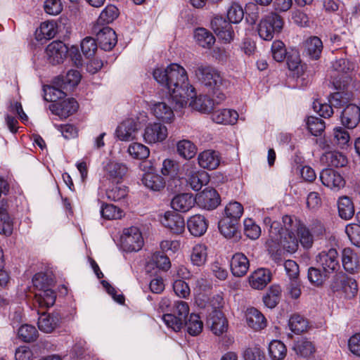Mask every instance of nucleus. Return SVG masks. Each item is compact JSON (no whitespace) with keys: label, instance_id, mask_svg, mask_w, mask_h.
I'll list each match as a JSON object with an SVG mask.
<instances>
[{"label":"nucleus","instance_id":"obj_3","mask_svg":"<svg viewBox=\"0 0 360 360\" xmlns=\"http://www.w3.org/2000/svg\"><path fill=\"white\" fill-rule=\"evenodd\" d=\"M244 17L243 8L237 4H232L227 11V22L220 16L214 17L211 21V27L215 34L222 40L229 42L233 39V32L231 23H238Z\"/></svg>","mask_w":360,"mask_h":360},{"label":"nucleus","instance_id":"obj_14","mask_svg":"<svg viewBox=\"0 0 360 360\" xmlns=\"http://www.w3.org/2000/svg\"><path fill=\"white\" fill-rule=\"evenodd\" d=\"M195 203L201 208L212 210L220 204V197L217 191L212 188H207L197 194Z\"/></svg>","mask_w":360,"mask_h":360},{"label":"nucleus","instance_id":"obj_31","mask_svg":"<svg viewBox=\"0 0 360 360\" xmlns=\"http://www.w3.org/2000/svg\"><path fill=\"white\" fill-rule=\"evenodd\" d=\"M245 316L248 325L254 330H259L266 326L265 317L255 308L248 309Z\"/></svg>","mask_w":360,"mask_h":360},{"label":"nucleus","instance_id":"obj_44","mask_svg":"<svg viewBox=\"0 0 360 360\" xmlns=\"http://www.w3.org/2000/svg\"><path fill=\"white\" fill-rule=\"evenodd\" d=\"M155 266L160 270L167 271L171 266L170 260L166 255L160 252L155 253L146 266L147 271H150Z\"/></svg>","mask_w":360,"mask_h":360},{"label":"nucleus","instance_id":"obj_36","mask_svg":"<svg viewBox=\"0 0 360 360\" xmlns=\"http://www.w3.org/2000/svg\"><path fill=\"white\" fill-rule=\"evenodd\" d=\"M56 293L51 288L35 292L34 300L39 307H50L53 306L56 301Z\"/></svg>","mask_w":360,"mask_h":360},{"label":"nucleus","instance_id":"obj_57","mask_svg":"<svg viewBox=\"0 0 360 360\" xmlns=\"http://www.w3.org/2000/svg\"><path fill=\"white\" fill-rule=\"evenodd\" d=\"M243 213V205L236 201L229 202L225 207V218L238 221Z\"/></svg>","mask_w":360,"mask_h":360},{"label":"nucleus","instance_id":"obj_64","mask_svg":"<svg viewBox=\"0 0 360 360\" xmlns=\"http://www.w3.org/2000/svg\"><path fill=\"white\" fill-rule=\"evenodd\" d=\"M345 232L352 243L360 247V225L351 224L346 226Z\"/></svg>","mask_w":360,"mask_h":360},{"label":"nucleus","instance_id":"obj_32","mask_svg":"<svg viewBox=\"0 0 360 360\" xmlns=\"http://www.w3.org/2000/svg\"><path fill=\"white\" fill-rule=\"evenodd\" d=\"M208 248L202 243L195 245L190 255L191 263L196 266H202L207 262L208 257Z\"/></svg>","mask_w":360,"mask_h":360},{"label":"nucleus","instance_id":"obj_45","mask_svg":"<svg viewBox=\"0 0 360 360\" xmlns=\"http://www.w3.org/2000/svg\"><path fill=\"white\" fill-rule=\"evenodd\" d=\"M58 82V79L56 78L53 86H48L44 88V98L46 101L53 103H57V99H60L65 96V93L63 91L65 89L59 86Z\"/></svg>","mask_w":360,"mask_h":360},{"label":"nucleus","instance_id":"obj_13","mask_svg":"<svg viewBox=\"0 0 360 360\" xmlns=\"http://www.w3.org/2000/svg\"><path fill=\"white\" fill-rule=\"evenodd\" d=\"M168 136L166 126L160 122L148 124L144 130V141L149 144L162 142Z\"/></svg>","mask_w":360,"mask_h":360},{"label":"nucleus","instance_id":"obj_9","mask_svg":"<svg viewBox=\"0 0 360 360\" xmlns=\"http://www.w3.org/2000/svg\"><path fill=\"white\" fill-rule=\"evenodd\" d=\"M316 262L318 266L329 275L336 273L340 268L339 255L335 248L319 252L316 257Z\"/></svg>","mask_w":360,"mask_h":360},{"label":"nucleus","instance_id":"obj_59","mask_svg":"<svg viewBox=\"0 0 360 360\" xmlns=\"http://www.w3.org/2000/svg\"><path fill=\"white\" fill-rule=\"evenodd\" d=\"M127 195V187L122 185H115L106 191L107 198L111 200L118 201Z\"/></svg>","mask_w":360,"mask_h":360},{"label":"nucleus","instance_id":"obj_15","mask_svg":"<svg viewBox=\"0 0 360 360\" xmlns=\"http://www.w3.org/2000/svg\"><path fill=\"white\" fill-rule=\"evenodd\" d=\"M78 108V103L74 98H68L50 105L49 109L60 119H65L74 113Z\"/></svg>","mask_w":360,"mask_h":360},{"label":"nucleus","instance_id":"obj_27","mask_svg":"<svg viewBox=\"0 0 360 360\" xmlns=\"http://www.w3.org/2000/svg\"><path fill=\"white\" fill-rule=\"evenodd\" d=\"M60 320V318L56 314L42 313L38 319V328L44 333H51L59 326Z\"/></svg>","mask_w":360,"mask_h":360},{"label":"nucleus","instance_id":"obj_26","mask_svg":"<svg viewBox=\"0 0 360 360\" xmlns=\"http://www.w3.org/2000/svg\"><path fill=\"white\" fill-rule=\"evenodd\" d=\"M198 160L201 167L207 169H214L219 165L220 157L218 152L207 150L198 155Z\"/></svg>","mask_w":360,"mask_h":360},{"label":"nucleus","instance_id":"obj_33","mask_svg":"<svg viewBox=\"0 0 360 360\" xmlns=\"http://www.w3.org/2000/svg\"><path fill=\"white\" fill-rule=\"evenodd\" d=\"M212 331L217 335H220L227 328V321L221 311H214L208 319Z\"/></svg>","mask_w":360,"mask_h":360},{"label":"nucleus","instance_id":"obj_1","mask_svg":"<svg viewBox=\"0 0 360 360\" xmlns=\"http://www.w3.org/2000/svg\"><path fill=\"white\" fill-rule=\"evenodd\" d=\"M153 76L167 91L176 108H183L188 105L202 112H209L213 109L214 101L209 96H196L195 89L189 82L186 70L181 65L172 63L165 68H155Z\"/></svg>","mask_w":360,"mask_h":360},{"label":"nucleus","instance_id":"obj_24","mask_svg":"<svg viewBox=\"0 0 360 360\" xmlns=\"http://www.w3.org/2000/svg\"><path fill=\"white\" fill-rule=\"evenodd\" d=\"M208 223L206 218L201 214H195L187 221V227L194 236H201L207 231Z\"/></svg>","mask_w":360,"mask_h":360},{"label":"nucleus","instance_id":"obj_7","mask_svg":"<svg viewBox=\"0 0 360 360\" xmlns=\"http://www.w3.org/2000/svg\"><path fill=\"white\" fill-rule=\"evenodd\" d=\"M189 312L188 304L184 301H176L174 303L173 313L162 316V320L174 331H179L184 326Z\"/></svg>","mask_w":360,"mask_h":360},{"label":"nucleus","instance_id":"obj_42","mask_svg":"<svg viewBox=\"0 0 360 360\" xmlns=\"http://www.w3.org/2000/svg\"><path fill=\"white\" fill-rule=\"evenodd\" d=\"M219 229L225 238H231L235 236L237 237L238 226L236 221L229 218H224L219 222Z\"/></svg>","mask_w":360,"mask_h":360},{"label":"nucleus","instance_id":"obj_29","mask_svg":"<svg viewBox=\"0 0 360 360\" xmlns=\"http://www.w3.org/2000/svg\"><path fill=\"white\" fill-rule=\"evenodd\" d=\"M271 281V274L266 269H258L249 277V283L254 289L264 288Z\"/></svg>","mask_w":360,"mask_h":360},{"label":"nucleus","instance_id":"obj_6","mask_svg":"<svg viewBox=\"0 0 360 360\" xmlns=\"http://www.w3.org/2000/svg\"><path fill=\"white\" fill-rule=\"evenodd\" d=\"M283 26L282 18L275 13H271L261 20L257 28L258 34L262 39L270 41L281 31Z\"/></svg>","mask_w":360,"mask_h":360},{"label":"nucleus","instance_id":"obj_20","mask_svg":"<svg viewBox=\"0 0 360 360\" xmlns=\"http://www.w3.org/2000/svg\"><path fill=\"white\" fill-rule=\"evenodd\" d=\"M360 122V108L354 104L347 105L341 114V122L348 129L355 128Z\"/></svg>","mask_w":360,"mask_h":360},{"label":"nucleus","instance_id":"obj_49","mask_svg":"<svg viewBox=\"0 0 360 360\" xmlns=\"http://www.w3.org/2000/svg\"><path fill=\"white\" fill-rule=\"evenodd\" d=\"M119 15V11L116 6L108 5L101 13L96 25H105L113 22Z\"/></svg>","mask_w":360,"mask_h":360},{"label":"nucleus","instance_id":"obj_17","mask_svg":"<svg viewBox=\"0 0 360 360\" xmlns=\"http://www.w3.org/2000/svg\"><path fill=\"white\" fill-rule=\"evenodd\" d=\"M116 136L122 141H131L138 134V124L131 119L123 121L117 128Z\"/></svg>","mask_w":360,"mask_h":360},{"label":"nucleus","instance_id":"obj_61","mask_svg":"<svg viewBox=\"0 0 360 360\" xmlns=\"http://www.w3.org/2000/svg\"><path fill=\"white\" fill-rule=\"evenodd\" d=\"M244 233L249 238L255 240L259 237L261 229L251 219H245L244 220Z\"/></svg>","mask_w":360,"mask_h":360},{"label":"nucleus","instance_id":"obj_16","mask_svg":"<svg viewBox=\"0 0 360 360\" xmlns=\"http://www.w3.org/2000/svg\"><path fill=\"white\" fill-rule=\"evenodd\" d=\"M68 53V47L60 41H54L46 49V54L49 62L53 65L63 62Z\"/></svg>","mask_w":360,"mask_h":360},{"label":"nucleus","instance_id":"obj_43","mask_svg":"<svg viewBox=\"0 0 360 360\" xmlns=\"http://www.w3.org/2000/svg\"><path fill=\"white\" fill-rule=\"evenodd\" d=\"M56 34V27L53 22H44L41 24L39 29L36 30V39L38 41L43 39H50L55 37Z\"/></svg>","mask_w":360,"mask_h":360},{"label":"nucleus","instance_id":"obj_53","mask_svg":"<svg viewBox=\"0 0 360 360\" xmlns=\"http://www.w3.org/2000/svg\"><path fill=\"white\" fill-rule=\"evenodd\" d=\"M186 326L188 333L193 336L198 335L202 330V322L200 320L198 315L191 314L188 321H185L184 324Z\"/></svg>","mask_w":360,"mask_h":360},{"label":"nucleus","instance_id":"obj_39","mask_svg":"<svg viewBox=\"0 0 360 360\" xmlns=\"http://www.w3.org/2000/svg\"><path fill=\"white\" fill-rule=\"evenodd\" d=\"M142 182L146 187L153 191H160L165 186V181L163 178L153 172H148L143 174Z\"/></svg>","mask_w":360,"mask_h":360},{"label":"nucleus","instance_id":"obj_11","mask_svg":"<svg viewBox=\"0 0 360 360\" xmlns=\"http://www.w3.org/2000/svg\"><path fill=\"white\" fill-rule=\"evenodd\" d=\"M333 69L342 77V82L335 81L334 85L336 89H345L355 69V64L347 58H339L332 63ZM341 80V79H340Z\"/></svg>","mask_w":360,"mask_h":360},{"label":"nucleus","instance_id":"obj_40","mask_svg":"<svg viewBox=\"0 0 360 360\" xmlns=\"http://www.w3.org/2000/svg\"><path fill=\"white\" fill-rule=\"evenodd\" d=\"M339 216L345 220L351 219L354 214V207L351 199L347 196H342L338 201Z\"/></svg>","mask_w":360,"mask_h":360},{"label":"nucleus","instance_id":"obj_5","mask_svg":"<svg viewBox=\"0 0 360 360\" xmlns=\"http://www.w3.org/2000/svg\"><path fill=\"white\" fill-rule=\"evenodd\" d=\"M181 178L185 179L186 185L193 191H199L208 181L207 173L197 168L193 162H186L180 170Z\"/></svg>","mask_w":360,"mask_h":360},{"label":"nucleus","instance_id":"obj_23","mask_svg":"<svg viewBox=\"0 0 360 360\" xmlns=\"http://www.w3.org/2000/svg\"><path fill=\"white\" fill-rule=\"evenodd\" d=\"M250 266L247 257L243 253H236L231 260V271L234 276L241 277L246 274Z\"/></svg>","mask_w":360,"mask_h":360},{"label":"nucleus","instance_id":"obj_2","mask_svg":"<svg viewBox=\"0 0 360 360\" xmlns=\"http://www.w3.org/2000/svg\"><path fill=\"white\" fill-rule=\"evenodd\" d=\"M282 223L285 233L281 240V247L290 254L297 251L299 243L303 248H310L314 243V236L322 235L324 231L323 225L319 220L314 221L307 227L299 219L285 215L283 217Z\"/></svg>","mask_w":360,"mask_h":360},{"label":"nucleus","instance_id":"obj_25","mask_svg":"<svg viewBox=\"0 0 360 360\" xmlns=\"http://www.w3.org/2000/svg\"><path fill=\"white\" fill-rule=\"evenodd\" d=\"M153 115L165 123H171L174 120V113L172 108L165 102H157L151 108Z\"/></svg>","mask_w":360,"mask_h":360},{"label":"nucleus","instance_id":"obj_37","mask_svg":"<svg viewBox=\"0 0 360 360\" xmlns=\"http://www.w3.org/2000/svg\"><path fill=\"white\" fill-rule=\"evenodd\" d=\"M321 160L328 166L335 167H345L347 164L346 156L338 151H329L326 153L321 157Z\"/></svg>","mask_w":360,"mask_h":360},{"label":"nucleus","instance_id":"obj_21","mask_svg":"<svg viewBox=\"0 0 360 360\" xmlns=\"http://www.w3.org/2000/svg\"><path fill=\"white\" fill-rule=\"evenodd\" d=\"M103 171L105 177L118 183L126 174L127 167L122 163L110 161L103 167Z\"/></svg>","mask_w":360,"mask_h":360},{"label":"nucleus","instance_id":"obj_51","mask_svg":"<svg viewBox=\"0 0 360 360\" xmlns=\"http://www.w3.org/2000/svg\"><path fill=\"white\" fill-rule=\"evenodd\" d=\"M269 353L273 360H283L287 354L285 345L279 340H272L269 345Z\"/></svg>","mask_w":360,"mask_h":360},{"label":"nucleus","instance_id":"obj_18","mask_svg":"<svg viewBox=\"0 0 360 360\" xmlns=\"http://www.w3.org/2000/svg\"><path fill=\"white\" fill-rule=\"evenodd\" d=\"M320 179L325 186L332 190H340L345 184L341 174L331 169H323L320 174Z\"/></svg>","mask_w":360,"mask_h":360},{"label":"nucleus","instance_id":"obj_60","mask_svg":"<svg viewBox=\"0 0 360 360\" xmlns=\"http://www.w3.org/2000/svg\"><path fill=\"white\" fill-rule=\"evenodd\" d=\"M98 45L96 40L91 37H85L81 42V49L82 53L87 58L93 56L95 54Z\"/></svg>","mask_w":360,"mask_h":360},{"label":"nucleus","instance_id":"obj_22","mask_svg":"<svg viewBox=\"0 0 360 360\" xmlns=\"http://www.w3.org/2000/svg\"><path fill=\"white\" fill-rule=\"evenodd\" d=\"M195 204V198L191 193H181L175 195L171 202L172 207L179 212H186Z\"/></svg>","mask_w":360,"mask_h":360},{"label":"nucleus","instance_id":"obj_38","mask_svg":"<svg viewBox=\"0 0 360 360\" xmlns=\"http://www.w3.org/2000/svg\"><path fill=\"white\" fill-rule=\"evenodd\" d=\"M58 85L63 87L66 91L71 90L73 87L77 86L80 79L81 75L77 70H69L65 76L58 77Z\"/></svg>","mask_w":360,"mask_h":360},{"label":"nucleus","instance_id":"obj_4","mask_svg":"<svg viewBox=\"0 0 360 360\" xmlns=\"http://www.w3.org/2000/svg\"><path fill=\"white\" fill-rule=\"evenodd\" d=\"M193 74L199 82L209 90L226 89L228 86V82L221 72L210 65L198 64L193 70Z\"/></svg>","mask_w":360,"mask_h":360},{"label":"nucleus","instance_id":"obj_52","mask_svg":"<svg viewBox=\"0 0 360 360\" xmlns=\"http://www.w3.org/2000/svg\"><path fill=\"white\" fill-rule=\"evenodd\" d=\"M293 349L297 355L307 357L314 352V347L311 342L306 339H301L295 342Z\"/></svg>","mask_w":360,"mask_h":360},{"label":"nucleus","instance_id":"obj_10","mask_svg":"<svg viewBox=\"0 0 360 360\" xmlns=\"http://www.w3.org/2000/svg\"><path fill=\"white\" fill-rule=\"evenodd\" d=\"M92 33L96 36V39L101 48L105 51H110L117 41L115 32L108 26L94 25Z\"/></svg>","mask_w":360,"mask_h":360},{"label":"nucleus","instance_id":"obj_28","mask_svg":"<svg viewBox=\"0 0 360 360\" xmlns=\"http://www.w3.org/2000/svg\"><path fill=\"white\" fill-rule=\"evenodd\" d=\"M212 120L221 124H234L238 119V114L231 109H220L212 113Z\"/></svg>","mask_w":360,"mask_h":360},{"label":"nucleus","instance_id":"obj_63","mask_svg":"<svg viewBox=\"0 0 360 360\" xmlns=\"http://www.w3.org/2000/svg\"><path fill=\"white\" fill-rule=\"evenodd\" d=\"M271 53L274 59L276 61H283L286 57L287 54L285 44L281 41H274L271 45Z\"/></svg>","mask_w":360,"mask_h":360},{"label":"nucleus","instance_id":"obj_50","mask_svg":"<svg viewBox=\"0 0 360 360\" xmlns=\"http://www.w3.org/2000/svg\"><path fill=\"white\" fill-rule=\"evenodd\" d=\"M179 167L178 163L172 159H165L162 162L161 168V173L162 175L169 177L170 179H176L179 181L180 177L179 176Z\"/></svg>","mask_w":360,"mask_h":360},{"label":"nucleus","instance_id":"obj_46","mask_svg":"<svg viewBox=\"0 0 360 360\" xmlns=\"http://www.w3.org/2000/svg\"><path fill=\"white\" fill-rule=\"evenodd\" d=\"M330 275L326 274L321 268L310 267L308 269L307 278L309 281L315 286H321Z\"/></svg>","mask_w":360,"mask_h":360},{"label":"nucleus","instance_id":"obj_41","mask_svg":"<svg viewBox=\"0 0 360 360\" xmlns=\"http://www.w3.org/2000/svg\"><path fill=\"white\" fill-rule=\"evenodd\" d=\"M194 37L197 43L202 48L210 49L215 42L214 35L203 27L197 28Z\"/></svg>","mask_w":360,"mask_h":360},{"label":"nucleus","instance_id":"obj_8","mask_svg":"<svg viewBox=\"0 0 360 360\" xmlns=\"http://www.w3.org/2000/svg\"><path fill=\"white\" fill-rule=\"evenodd\" d=\"M122 248L126 252H137L143 245V238L139 229L131 226L123 230L120 238Z\"/></svg>","mask_w":360,"mask_h":360},{"label":"nucleus","instance_id":"obj_35","mask_svg":"<svg viewBox=\"0 0 360 360\" xmlns=\"http://www.w3.org/2000/svg\"><path fill=\"white\" fill-rule=\"evenodd\" d=\"M307 54L311 58L317 60L319 58L323 50V43L318 37H309L304 44Z\"/></svg>","mask_w":360,"mask_h":360},{"label":"nucleus","instance_id":"obj_56","mask_svg":"<svg viewBox=\"0 0 360 360\" xmlns=\"http://www.w3.org/2000/svg\"><path fill=\"white\" fill-rule=\"evenodd\" d=\"M129 154L135 159H146L149 156L148 148L139 143H133L128 148Z\"/></svg>","mask_w":360,"mask_h":360},{"label":"nucleus","instance_id":"obj_34","mask_svg":"<svg viewBox=\"0 0 360 360\" xmlns=\"http://www.w3.org/2000/svg\"><path fill=\"white\" fill-rule=\"evenodd\" d=\"M264 223L266 226H269V236L273 242L277 243L281 245V240L283 238L285 235L284 226L276 221H272V219L266 217L264 219Z\"/></svg>","mask_w":360,"mask_h":360},{"label":"nucleus","instance_id":"obj_19","mask_svg":"<svg viewBox=\"0 0 360 360\" xmlns=\"http://www.w3.org/2000/svg\"><path fill=\"white\" fill-rule=\"evenodd\" d=\"M162 224L175 234L182 233L185 230V221L179 214L167 212L161 219Z\"/></svg>","mask_w":360,"mask_h":360},{"label":"nucleus","instance_id":"obj_55","mask_svg":"<svg viewBox=\"0 0 360 360\" xmlns=\"http://www.w3.org/2000/svg\"><path fill=\"white\" fill-rule=\"evenodd\" d=\"M290 330L295 333H300L305 331L308 327V321L299 314L292 315L289 320Z\"/></svg>","mask_w":360,"mask_h":360},{"label":"nucleus","instance_id":"obj_62","mask_svg":"<svg viewBox=\"0 0 360 360\" xmlns=\"http://www.w3.org/2000/svg\"><path fill=\"white\" fill-rule=\"evenodd\" d=\"M101 214L102 217L106 219H120L122 216V212L113 205H105L101 207Z\"/></svg>","mask_w":360,"mask_h":360},{"label":"nucleus","instance_id":"obj_12","mask_svg":"<svg viewBox=\"0 0 360 360\" xmlns=\"http://www.w3.org/2000/svg\"><path fill=\"white\" fill-rule=\"evenodd\" d=\"M331 286L334 291H342L349 299L354 297L358 290L356 281L342 273L335 276Z\"/></svg>","mask_w":360,"mask_h":360},{"label":"nucleus","instance_id":"obj_48","mask_svg":"<svg viewBox=\"0 0 360 360\" xmlns=\"http://www.w3.org/2000/svg\"><path fill=\"white\" fill-rule=\"evenodd\" d=\"M281 295L280 285H274L269 288L266 295L263 297L264 304L269 308H274L278 303Z\"/></svg>","mask_w":360,"mask_h":360},{"label":"nucleus","instance_id":"obj_54","mask_svg":"<svg viewBox=\"0 0 360 360\" xmlns=\"http://www.w3.org/2000/svg\"><path fill=\"white\" fill-rule=\"evenodd\" d=\"M307 127L312 135L317 136L324 131L326 125L321 118L310 116L307 120Z\"/></svg>","mask_w":360,"mask_h":360},{"label":"nucleus","instance_id":"obj_47","mask_svg":"<svg viewBox=\"0 0 360 360\" xmlns=\"http://www.w3.org/2000/svg\"><path fill=\"white\" fill-rule=\"evenodd\" d=\"M178 154L185 159H191L197 152L196 146L189 140L179 141L176 145Z\"/></svg>","mask_w":360,"mask_h":360},{"label":"nucleus","instance_id":"obj_58","mask_svg":"<svg viewBox=\"0 0 360 360\" xmlns=\"http://www.w3.org/2000/svg\"><path fill=\"white\" fill-rule=\"evenodd\" d=\"M18 335L25 342H32L37 339L38 332L34 326L25 324L18 329Z\"/></svg>","mask_w":360,"mask_h":360},{"label":"nucleus","instance_id":"obj_30","mask_svg":"<svg viewBox=\"0 0 360 360\" xmlns=\"http://www.w3.org/2000/svg\"><path fill=\"white\" fill-rule=\"evenodd\" d=\"M342 262L345 271L354 274L360 269L358 256L349 248H345L342 252Z\"/></svg>","mask_w":360,"mask_h":360}]
</instances>
